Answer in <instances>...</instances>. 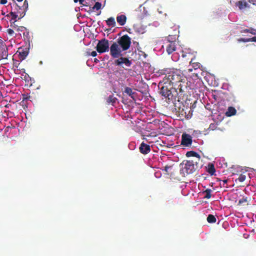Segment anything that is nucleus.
Segmentation results:
<instances>
[{"label": "nucleus", "mask_w": 256, "mask_h": 256, "mask_svg": "<svg viewBox=\"0 0 256 256\" xmlns=\"http://www.w3.org/2000/svg\"><path fill=\"white\" fill-rule=\"evenodd\" d=\"M140 152L144 154H146L149 153L150 151V148L148 144L142 142L139 148Z\"/></svg>", "instance_id": "obj_13"}, {"label": "nucleus", "mask_w": 256, "mask_h": 256, "mask_svg": "<svg viewBox=\"0 0 256 256\" xmlns=\"http://www.w3.org/2000/svg\"><path fill=\"white\" fill-rule=\"evenodd\" d=\"M8 50L4 42L0 37V62L8 59Z\"/></svg>", "instance_id": "obj_7"}, {"label": "nucleus", "mask_w": 256, "mask_h": 256, "mask_svg": "<svg viewBox=\"0 0 256 256\" xmlns=\"http://www.w3.org/2000/svg\"><path fill=\"white\" fill-rule=\"evenodd\" d=\"M28 32H26V36H28Z\"/></svg>", "instance_id": "obj_51"}, {"label": "nucleus", "mask_w": 256, "mask_h": 256, "mask_svg": "<svg viewBox=\"0 0 256 256\" xmlns=\"http://www.w3.org/2000/svg\"><path fill=\"white\" fill-rule=\"evenodd\" d=\"M110 55L114 58H120V56H122V49L118 46V44L116 42H114L110 46Z\"/></svg>", "instance_id": "obj_5"}, {"label": "nucleus", "mask_w": 256, "mask_h": 256, "mask_svg": "<svg viewBox=\"0 0 256 256\" xmlns=\"http://www.w3.org/2000/svg\"><path fill=\"white\" fill-rule=\"evenodd\" d=\"M188 71L189 72H192V69H188Z\"/></svg>", "instance_id": "obj_50"}, {"label": "nucleus", "mask_w": 256, "mask_h": 256, "mask_svg": "<svg viewBox=\"0 0 256 256\" xmlns=\"http://www.w3.org/2000/svg\"><path fill=\"white\" fill-rule=\"evenodd\" d=\"M246 178V176L245 175L240 174L238 178L237 179V180H238L240 182H243L245 180Z\"/></svg>", "instance_id": "obj_32"}, {"label": "nucleus", "mask_w": 256, "mask_h": 256, "mask_svg": "<svg viewBox=\"0 0 256 256\" xmlns=\"http://www.w3.org/2000/svg\"><path fill=\"white\" fill-rule=\"evenodd\" d=\"M160 94L166 98L168 100L172 99L173 97L172 90H174V88L172 86H170L168 83H162L161 85L158 84V87H160Z\"/></svg>", "instance_id": "obj_2"}, {"label": "nucleus", "mask_w": 256, "mask_h": 256, "mask_svg": "<svg viewBox=\"0 0 256 256\" xmlns=\"http://www.w3.org/2000/svg\"><path fill=\"white\" fill-rule=\"evenodd\" d=\"M244 32H249L254 35H256V30L254 28L246 29L244 30Z\"/></svg>", "instance_id": "obj_29"}, {"label": "nucleus", "mask_w": 256, "mask_h": 256, "mask_svg": "<svg viewBox=\"0 0 256 256\" xmlns=\"http://www.w3.org/2000/svg\"><path fill=\"white\" fill-rule=\"evenodd\" d=\"M209 175L216 176V171L213 164L209 163Z\"/></svg>", "instance_id": "obj_25"}, {"label": "nucleus", "mask_w": 256, "mask_h": 256, "mask_svg": "<svg viewBox=\"0 0 256 256\" xmlns=\"http://www.w3.org/2000/svg\"><path fill=\"white\" fill-rule=\"evenodd\" d=\"M204 79L206 80V81L208 82V78H206V76H205L204 77Z\"/></svg>", "instance_id": "obj_46"}, {"label": "nucleus", "mask_w": 256, "mask_h": 256, "mask_svg": "<svg viewBox=\"0 0 256 256\" xmlns=\"http://www.w3.org/2000/svg\"><path fill=\"white\" fill-rule=\"evenodd\" d=\"M118 100V98L114 97L113 95L109 96L106 98V104L107 105L112 104L114 106Z\"/></svg>", "instance_id": "obj_17"}, {"label": "nucleus", "mask_w": 256, "mask_h": 256, "mask_svg": "<svg viewBox=\"0 0 256 256\" xmlns=\"http://www.w3.org/2000/svg\"><path fill=\"white\" fill-rule=\"evenodd\" d=\"M180 173L184 176L191 174L195 170L194 164L192 160H187L180 164Z\"/></svg>", "instance_id": "obj_3"}, {"label": "nucleus", "mask_w": 256, "mask_h": 256, "mask_svg": "<svg viewBox=\"0 0 256 256\" xmlns=\"http://www.w3.org/2000/svg\"><path fill=\"white\" fill-rule=\"evenodd\" d=\"M210 190L209 189V196H208V198H210Z\"/></svg>", "instance_id": "obj_48"}, {"label": "nucleus", "mask_w": 256, "mask_h": 256, "mask_svg": "<svg viewBox=\"0 0 256 256\" xmlns=\"http://www.w3.org/2000/svg\"><path fill=\"white\" fill-rule=\"evenodd\" d=\"M216 222V218L212 214H209V223H214Z\"/></svg>", "instance_id": "obj_31"}, {"label": "nucleus", "mask_w": 256, "mask_h": 256, "mask_svg": "<svg viewBox=\"0 0 256 256\" xmlns=\"http://www.w3.org/2000/svg\"><path fill=\"white\" fill-rule=\"evenodd\" d=\"M200 104L202 105V106H204L205 108V109H207L206 106H207L208 104L204 105L202 103H200Z\"/></svg>", "instance_id": "obj_43"}, {"label": "nucleus", "mask_w": 256, "mask_h": 256, "mask_svg": "<svg viewBox=\"0 0 256 256\" xmlns=\"http://www.w3.org/2000/svg\"><path fill=\"white\" fill-rule=\"evenodd\" d=\"M7 3V0H0V4H4Z\"/></svg>", "instance_id": "obj_40"}, {"label": "nucleus", "mask_w": 256, "mask_h": 256, "mask_svg": "<svg viewBox=\"0 0 256 256\" xmlns=\"http://www.w3.org/2000/svg\"><path fill=\"white\" fill-rule=\"evenodd\" d=\"M171 166H164V170L166 172H168V169L171 168Z\"/></svg>", "instance_id": "obj_38"}, {"label": "nucleus", "mask_w": 256, "mask_h": 256, "mask_svg": "<svg viewBox=\"0 0 256 256\" xmlns=\"http://www.w3.org/2000/svg\"><path fill=\"white\" fill-rule=\"evenodd\" d=\"M248 2L256 6V0H248Z\"/></svg>", "instance_id": "obj_36"}, {"label": "nucleus", "mask_w": 256, "mask_h": 256, "mask_svg": "<svg viewBox=\"0 0 256 256\" xmlns=\"http://www.w3.org/2000/svg\"><path fill=\"white\" fill-rule=\"evenodd\" d=\"M206 220H207V221H208V217H207Z\"/></svg>", "instance_id": "obj_56"}, {"label": "nucleus", "mask_w": 256, "mask_h": 256, "mask_svg": "<svg viewBox=\"0 0 256 256\" xmlns=\"http://www.w3.org/2000/svg\"><path fill=\"white\" fill-rule=\"evenodd\" d=\"M192 60H190V63H192Z\"/></svg>", "instance_id": "obj_54"}, {"label": "nucleus", "mask_w": 256, "mask_h": 256, "mask_svg": "<svg viewBox=\"0 0 256 256\" xmlns=\"http://www.w3.org/2000/svg\"><path fill=\"white\" fill-rule=\"evenodd\" d=\"M198 66V64H196V65H194V67Z\"/></svg>", "instance_id": "obj_52"}, {"label": "nucleus", "mask_w": 256, "mask_h": 256, "mask_svg": "<svg viewBox=\"0 0 256 256\" xmlns=\"http://www.w3.org/2000/svg\"><path fill=\"white\" fill-rule=\"evenodd\" d=\"M22 8H24V10L26 11V9L28 8V2L27 0H25L24 3V4L22 6H21Z\"/></svg>", "instance_id": "obj_34"}, {"label": "nucleus", "mask_w": 256, "mask_h": 256, "mask_svg": "<svg viewBox=\"0 0 256 256\" xmlns=\"http://www.w3.org/2000/svg\"><path fill=\"white\" fill-rule=\"evenodd\" d=\"M186 156L187 157H190V156H193V157H196V158H199V154L194 152V151H192V150H190V151H188L186 152Z\"/></svg>", "instance_id": "obj_26"}, {"label": "nucleus", "mask_w": 256, "mask_h": 256, "mask_svg": "<svg viewBox=\"0 0 256 256\" xmlns=\"http://www.w3.org/2000/svg\"><path fill=\"white\" fill-rule=\"evenodd\" d=\"M89 56H92L93 57L96 56L97 53L96 51H92L90 54H88Z\"/></svg>", "instance_id": "obj_35"}, {"label": "nucleus", "mask_w": 256, "mask_h": 256, "mask_svg": "<svg viewBox=\"0 0 256 256\" xmlns=\"http://www.w3.org/2000/svg\"><path fill=\"white\" fill-rule=\"evenodd\" d=\"M209 129H212V130H214V125L212 124H210L209 126Z\"/></svg>", "instance_id": "obj_41"}, {"label": "nucleus", "mask_w": 256, "mask_h": 256, "mask_svg": "<svg viewBox=\"0 0 256 256\" xmlns=\"http://www.w3.org/2000/svg\"><path fill=\"white\" fill-rule=\"evenodd\" d=\"M102 4L100 2H96L95 4L92 8V10H98L101 8Z\"/></svg>", "instance_id": "obj_30"}, {"label": "nucleus", "mask_w": 256, "mask_h": 256, "mask_svg": "<svg viewBox=\"0 0 256 256\" xmlns=\"http://www.w3.org/2000/svg\"><path fill=\"white\" fill-rule=\"evenodd\" d=\"M236 110L232 106H229L226 112V116H232L236 115Z\"/></svg>", "instance_id": "obj_19"}, {"label": "nucleus", "mask_w": 256, "mask_h": 256, "mask_svg": "<svg viewBox=\"0 0 256 256\" xmlns=\"http://www.w3.org/2000/svg\"><path fill=\"white\" fill-rule=\"evenodd\" d=\"M96 50L100 54L108 52L109 50L108 40L106 38L99 40L96 45Z\"/></svg>", "instance_id": "obj_6"}, {"label": "nucleus", "mask_w": 256, "mask_h": 256, "mask_svg": "<svg viewBox=\"0 0 256 256\" xmlns=\"http://www.w3.org/2000/svg\"><path fill=\"white\" fill-rule=\"evenodd\" d=\"M209 85H211L214 86H217L218 85V80L216 79L215 76L209 73Z\"/></svg>", "instance_id": "obj_16"}, {"label": "nucleus", "mask_w": 256, "mask_h": 256, "mask_svg": "<svg viewBox=\"0 0 256 256\" xmlns=\"http://www.w3.org/2000/svg\"><path fill=\"white\" fill-rule=\"evenodd\" d=\"M235 6L240 10H244L250 8V5L246 0H240L236 2L235 4Z\"/></svg>", "instance_id": "obj_11"}, {"label": "nucleus", "mask_w": 256, "mask_h": 256, "mask_svg": "<svg viewBox=\"0 0 256 256\" xmlns=\"http://www.w3.org/2000/svg\"><path fill=\"white\" fill-rule=\"evenodd\" d=\"M106 24L108 26H111V27H114L116 24L115 20L113 17H110V18H108L106 20Z\"/></svg>", "instance_id": "obj_24"}, {"label": "nucleus", "mask_w": 256, "mask_h": 256, "mask_svg": "<svg viewBox=\"0 0 256 256\" xmlns=\"http://www.w3.org/2000/svg\"><path fill=\"white\" fill-rule=\"evenodd\" d=\"M100 12H100V13L98 14V15H100Z\"/></svg>", "instance_id": "obj_55"}, {"label": "nucleus", "mask_w": 256, "mask_h": 256, "mask_svg": "<svg viewBox=\"0 0 256 256\" xmlns=\"http://www.w3.org/2000/svg\"><path fill=\"white\" fill-rule=\"evenodd\" d=\"M198 66V64H196V65H194V67Z\"/></svg>", "instance_id": "obj_53"}, {"label": "nucleus", "mask_w": 256, "mask_h": 256, "mask_svg": "<svg viewBox=\"0 0 256 256\" xmlns=\"http://www.w3.org/2000/svg\"><path fill=\"white\" fill-rule=\"evenodd\" d=\"M116 43L118 44V46L121 48L122 50L125 51L130 48L131 38L128 35L124 34L118 40Z\"/></svg>", "instance_id": "obj_4"}, {"label": "nucleus", "mask_w": 256, "mask_h": 256, "mask_svg": "<svg viewBox=\"0 0 256 256\" xmlns=\"http://www.w3.org/2000/svg\"><path fill=\"white\" fill-rule=\"evenodd\" d=\"M116 20L120 26H124L126 24V17L124 14L118 16L116 17Z\"/></svg>", "instance_id": "obj_20"}, {"label": "nucleus", "mask_w": 256, "mask_h": 256, "mask_svg": "<svg viewBox=\"0 0 256 256\" xmlns=\"http://www.w3.org/2000/svg\"><path fill=\"white\" fill-rule=\"evenodd\" d=\"M124 92L126 93L133 100L134 99V94H135V92L132 91V88L129 87H126L124 89Z\"/></svg>", "instance_id": "obj_22"}, {"label": "nucleus", "mask_w": 256, "mask_h": 256, "mask_svg": "<svg viewBox=\"0 0 256 256\" xmlns=\"http://www.w3.org/2000/svg\"><path fill=\"white\" fill-rule=\"evenodd\" d=\"M192 136L190 134L186 133L182 134V145L186 147H190L192 146Z\"/></svg>", "instance_id": "obj_8"}, {"label": "nucleus", "mask_w": 256, "mask_h": 256, "mask_svg": "<svg viewBox=\"0 0 256 256\" xmlns=\"http://www.w3.org/2000/svg\"><path fill=\"white\" fill-rule=\"evenodd\" d=\"M160 73V74L165 75L162 80L160 81V85L162 83H168L170 86H172L174 88L176 92L178 90L179 92L184 91L182 88L184 82H183V76L180 72L172 70L170 68H164L161 70Z\"/></svg>", "instance_id": "obj_1"}, {"label": "nucleus", "mask_w": 256, "mask_h": 256, "mask_svg": "<svg viewBox=\"0 0 256 256\" xmlns=\"http://www.w3.org/2000/svg\"><path fill=\"white\" fill-rule=\"evenodd\" d=\"M74 2H80V0H74Z\"/></svg>", "instance_id": "obj_45"}, {"label": "nucleus", "mask_w": 256, "mask_h": 256, "mask_svg": "<svg viewBox=\"0 0 256 256\" xmlns=\"http://www.w3.org/2000/svg\"><path fill=\"white\" fill-rule=\"evenodd\" d=\"M176 39H177V37H176V35H174V36L169 35L167 37V41H168L167 42H176Z\"/></svg>", "instance_id": "obj_28"}, {"label": "nucleus", "mask_w": 256, "mask_h": 256, "mask_svg": "<svg viewBox=\"0 0 256 256\" xmlns=\"http://www.w3.org/2000/svg\"><path fill=\"white\" fill-rule=\"evenodd\" d=\"M227 100L228 101L232 102H235L236 98H235V96H234V94H230V98H228Z\"/></svg>", "instance_id": "obj_33"}, {"label": "nucleus", "mask_w": 256, "mask_h": 256, "mask_svg": "<svg viewBox=\"0 0 256 256\" xmlns=\"http://www.w3.org/2000/svg\"><path fill=\"white\" fill-rule=\"evenodd\" d=\"M16 11H15L16 14H18V16L22 14V18H23L26 13V10L24 8L16 5Z\"/></svg>", "instance_id": "obj_21"}, {"label": "nucleus", "mask_w": 256, "mask_h": 256, "mask_svg": "<svg viewBox=\"0 0 256 256\" xmlns=\"http://www.w3.org/2000/svg\"><path fill=\"white\" fill-rule=\"evenodd\" d=\"M114 64L116 66H121L122 64H124L126 66H130L132 62L128 58L122 56L114 61Z\"/></svg>", "instance_id": "obj_10"}, {"label": "nucleus", "mask_w": 256, "mask_h": 256, "mask_svg": "<svg viewBox=\"0 0 256 256\" xmlns=\"http://www.w3.org/2000/svg\"><path fill=\"white\" fill-rule=\"evenodd\" d=\"M8 32L9 34H12L14 32V31H13V30H12L11 29H8Z\"/></svg>", "instance_id": "obj_42"}, {"label": "nucleus", "mask_w": 256, "mask_h": 256, "mask_svg": "<svg viewBox=\"0 0 256 256\" xmlns=\"http://www.w3.org/2000/svg\"><path fill=\"white\" fill-rule=\"evenodd\" d=\"M239 42H256V36H254L252 38H241L240 40H238Z\"/></svg>", "instance_id": "obj_27"}, {"label": "nucleus", "mask_w": 256, "mask_h": 256, "mask_svg": "<svg viewBox=\"0 0 256 256\" xmlns=\"http://www.w3.org/2000/svg\"><path fill=\"white\" fill-rule=\"evenodd\" d=\"M246 202V198H242V199L240 200H239V204H242L244 202Z\"/></svg>", "instance_id": "obj_37"}, {"label": "nucleus", "mask_w": 256, "mask_h": 256, "mask_svg": "<svg viewBox=\"0 0 256 256\" xmlns=\"http://www.w3.org/2000/svg\"><path fill=\"white\" fill-rule=\"evenodd\" d=\"M210 93L215 101L218 102L221 100V94H222L221 92L212 90L211 92L209 90V94Z\"/></svg>", "instance_id": "obj_15"}, {"label": "nucleus", "mask_w": 256, "mask_h": 256, "mask_svg": "<svg viewBox=\"0 0 256 256\" xmlns=\"http://www.w3.org/2000/svg\"><path fill=\"white\" fill-rule=\"evenodd\" d=\"M165 44L166 46V51L168 54H171L174 52L176 51V42H166Z\"/></svg>", "instance_id": "obj_12"}, {"label": "nucleus", "mask_w": 256, "mask_h": 256, "mask_svg": "<svg viewBox=\"0 0 256 256\" xmlns=\"http://www.w3.org/2000/svg\"><path fill=\"white\" fill-rule=\"evenodd\" d=\"M85 0H80V3L82 4H84L83 2Z\"/></svg>", "instance_id": "obj_44"}, {"label": "nucleus", "mask_w": 256, "mask_h": 256, "mask_svg": "<svg viewBox=\"0 0 256 256\" xmlns=\"http://www.w3.org/2000/svg\"><path fill=\"white\" fill-rule=\"evenodd\" d=\"M8 17H12L10 20V22H16V18L20 19L22 18V14L18 16V14H16L15 11L10 12L7 16Z\"/></svg>", "instance_id": "obj_18"}, {"label": "nucleus", "mask_w": 256, "mask_h": 256, "mask_svg": "<svg viewBox=\"0 0 256 256\" xmlns=\"http://www.w3.org/2000/svg\"><path fill=\"white\" fill-rule=\"evenodd\" d=\"M197 100H194V103L190 106V110L191 112H193L194 111L202 115L205 114L206 110L204 109L202 107L200 108V106L197 107Z\"/></svg>", "instance_id": "obj_9"}, {"label": "nucleus", "mask_w": 256, "mask_h": 256, "mask_svg": "<svg viewBox=\"0 0 256 256\" xmlns=\"http://www.w3.org/2000/svg\"><path fill=\"white\" fill-rule=\"evenodd\" d=\"M98 61V60L96 58H94L95 62H97Z\"/></svg>", "instance_id": "obj_47"}, {"label": "nucleus", "mask_w": 256, "mask_h": 256, "mask_svg": "<svg viewBox=\"0 0 256 256\" xmlns=\"http://www.w3.org/2000/svg\"><path fill=\"white\" fill-rule=\"evenodd\" d=\"M204 193L206 194L204 198H208V189H206L205 190H204Z\"/></svg>", "instance_id": "obj_39"}, {"label": "nucleus", "mask_w": 256, "mask_h": 256, "mask_svg": "<svg viewBox=\"0 0 256 256\" xmlns=\"http://www.w3.org/2000/svg\"><path fill=\"white\" fill-rule=\"evenodd\" d=\"M20 58L24 60L28 54V49L26 48H20L18 50Z\"/></svg>", "instance_id": "obj_14"}, {"label": "nucleus", "mask_w": 256, "mask_h": 256, "mask_svg": "<svg viewBox=\"0 0 256 256\" xmlns=\"http://www.w3.org/2000/svg\"><path fill=\"white\" fill-rule=\"evenodd\" d=\"M180 114H181L182 116H184L186 118L188 119L192 117V114L190 112V110H188V113L187 114L186 112L182 109L180 112Z\"/></svg>", "instance_id": "obj_23"}, {"label": "nucleus", "mask_w": 256, "mask_h": 256, "mask_svg": "<svg viewBox=\"0 0 256 256\" xmlns=\"http://www.w3.org/2000/svg\"><path fill=\"white\" fill-rule=\"evenodd\" d=\"M18 2H22L23 0H16Z\"/></svg>", "instance_id": "obj_49"}]
</instances>
